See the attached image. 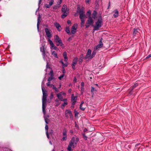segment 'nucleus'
Segmentation results:
<instances>
[{"label": "nucleus", "instance_id": "64", "mask_svg": "<svg viewBox=\"0 0 151 151\" xmlns=\"http://www.w3.org/2000/svg\"><path fill=\"white\" fill-rule=\"evenodd\" d=\"M57 46H59V45H60V44H59L58 43H57Z\"/></svg>", "mask_w": 151, "mask_h": 151}, {"label": "nucleus", "instance_id": "27", "mask_svg": "<svg viewBox=\"0 0 151 151\" xmlns=\"http://www.w3.org/2000/svg\"><path fill=\"white\" fill-rule=\"evenodd\" d=\"M66 114H69L70 116H72V114L71 111L70 110H67L65 111Z\"/></svg>", "mask_w": 151, "mask_h": 151}, {"label": "nucleus", "instance_id": "44", "mask_svg": "<svg viewBox=\"0 0 151 151\" xmlns=\"http://www.w3.org/2000/svg\"><path fill=\"white\" fill-rule=\"evenodd\" d=\"M48 82L47 83V86H50L51 84H50V81H47Z\"/></svg>", "mask_w": 151, "mask_h": 151}, {"label": "nucleus", "instance_id": "50", "mask_svg": "<svg viewBox=\"0 0 151 151\" xmlns=\"http://www.w3.org/2000/svg\"><path fill=\"white\" fill-rule=\"evenodd\" d=\"M50 87L52 88H53V89L54 88V87H55V86L52 84H51L50 85Z\"/></svg>", "mask_w": 151, "mask_h": 151}, {"label": "nucleus", "instance_id": "58", "mask_svg": "<svg viewBox=\"0 0 151 151\" xmlns=\"http://www.w3.org/2000/svg\"><path fill=\"white\" fill-rule=\"evenodd\" d=\"M50 75H53V72L52 71V70H51L50 71Z\"/></svg>", "mask_w": 151, "mask_h": 151}, {"label": "nucleus", "instance_id": "12", "mask_svg": "<svg viewBox=\"0 0 151 151\" xmlns=\"http://www.w3.org/2000/svg\"><path fill=\"white\" fill-rule=\"evenodd\" d=\"M91 12L90 10H88L86 13V18H88V19H91Z\"/></svg>", "mask_w": 151, "mask_h": 151}, {"label": "nucleus", "instance_id": "3", "mask_svg": "<svg viewBox=\"0 0 151 151\" xmlns=\"http://www.w3.org/2000/svg\"><path fill=\"white\" fill-rule=\"evenodd\" d=\"M93 22L94 21L93 19H88L86 24V28H88L90 25L93 27Z\"/></svg>", "mask_w": 151, "mask_h": 151}, {"label": "nucleus", "instance_id": "6", "mask_svg": "<svg viewBox=\"0 0 151 151\" xmlns=\"http://www.w3.org/2000/svg\"><path fill=\"white\" fill-rule=\"evenodd\" d=\"M40 50L41 52H42L43 58H45V56L46 55V53L47 52L45 51V48L43 46H42L40 48Z\"/></svg>", "mask_w": 151, "mask_h": 151}, {"label": "nucleus", "instance_id": "1", "mask_svg": "<svg viewBox=\"0 0 151 151\" xmlns=\"http://www.w3.org/2000/svg\"><path fill=\"white\" fill-rule=\"evenodd\" d=\"M95 22L96 24L95 26L94 25L93 31L99 30V28L101 27L103 24L102 19H97L95 21Z\"/></svg>", "mask_w": 151, "mask_h": 151}, {"label": "nucleus", "instance_id": "8", "mask_svg": "<svg viewBox=\"0 0 151 151\" xmlns=\"http://www.w3.org/2000/svg\"><path fill=\"white\" fill-rule=\"evenodd\" d=\"M84 8L83 7H82L80 8L79 5L78 6L77 10L76 12L77 13H79V14L84 12Z\"/></svg>", "mask_w": 151, "mask_h": 151}, {"label": "nucleus", "instance_id": "46", "mask_svg": "<svg viewBox=\"0 0 151 151\" xmlns=\"http://www.w3.org/2000/svg\"><path fill=\"white\" fill-rule=\"evenodd\" d=\"M53 89L56 92H58L59 91L55 87H54Z\"/></svg>", "mask_w": 151, "mask_h": 151}, {"label": "nucleus", "instance_id": "55", "mask_svg": "<svg viewBox=\"0 0 151 151\" xmlns=\"http://www.w3.org/2000/svg\"><path fill=\"white\" fill-rule=\"evenodd\" d=\"M60 62L62 64L63 67L65 65V64L62 61H60Z\"/></svg>", "mask_w": 151, "mask_h": 151}, {"label": "nucleus", "instance_id": "52", "mask_svg": "<svg viewBox=\"0 0 151 151\" xmlns=\"http://www.w3.org/2000/svg\"><path fill=\"white\" fill-rule=\"evenodd\" d=\"M151 57V54H150L148 55L146 58H150Z\"/></svg>", "mask_w": 151, "mask_h": 151}, {"label": "nucleus", "instance_id": "24", "mask_svg": "<svg viewBox=\"0 0 151 151\" xmlns=\"http://www.w3.org/2000/svg\"><path fill=\"white\" fill-rule=\"evenodd\" d=\"M76 100L77 97L76 96H74L73 94H72L71 100L72 101H75V102H76Z\"/></svg>", "mask_w": 151, "mask_h": 151}, {"label": "nucleus", "instance_id": "26", "mask_svg": "<svg viewBox=\"0 0 151 151\" xmlns=\"http://www.w3.org/2000/svg\"><path fill=\"white\" fill-rule=\"evenodd\" d=\"M54 75L52 74L50 76L48 79L47 81H51L52 80L54 79Z\"/></svg>", "mask_w": 151, "mask_h": 151}, {"label": "nucleus", "instance_id": "47", "mask_svg": "<svg viewBox=\"0 0 151 151\" xmlns=\"http://www.w3.org/2000/svg\"><path fill=\"white\" fill-rule=\"evenodd\" d=\"M83 137L85 140H86L87 139V137L85 134H83Z\"/></svg>", "mask_w": 151, "mask_h": 151}, {"label": "nucleus", "instance_id": "9", "mask_svg": "<svg viewBox=\"0 0 151 151\" xmlns=\"http://www.w3.org/2000/svg\"><path fill=\"white\" fill-rule=\"evenodd\" d=\"M91 50L90 49H88V50L87 52V53L86 55L84 58L85 59H86L87 58L91 59Z\"/></svg>", "mask_w": 151, "mask_h": 151}, {"label": "nucleus", "instance_id": "63", "mask_svg": "<svg viewBox=\"0 0 151 151\" xmlns=\"http://www.w3.org/2000/svg\"><path fill=\"white\" fill-rule=\"evenodd\" d=\"M87 130L86 128H85L84 129V132H86L87 131Z\"/></svg>", "mask_w": 151, "mask_h": 151}, {"label": "nucleus", "instance_id": "19", "mask_svg": "<svg viewBox=\"0 0 151 151\" xmlns=\"http://www.w3.org/2000/svg\"><path fill=\"white\" fill-rule=\"evenodd\" d=\"M139 30H140L138 29H134L133 32V35L134 36H135L136 35H138Z\"/></svg>", "mask_w": 151, "mask_h": 151}, {"label": "nucleus", "instance_id": "23", "mask_svg": "<svg viewBox=\"0 0 151 151\" xmlns=\"http://www.w3.org/2000/svg\"><path fill=\"white\" fill-rule=\"evenodd\" d=\"M63 56L64 58V61H67L68 60V58L67 57V53L65 52L63 53Z\"/></svg>", "mask_w": 151, "mask_h": 151}, {"label": "nucleus", "instance_id": "36", "mask_svg": "<svg viewBox=\"0 0 151 151\" xmlns=\"http://www.w3.org/2000/svg\"><path fill=\"white\" fill-rule=\"evenodd\" d=\"M53 3H54V0H51L49 2V4L51 6V5H52L53 4Z\"/></svg>", "mask_w": 151, "mask_h": 151}, {"label": "nucleus", "instance_id": "38", "mask_svg": "<svg viewBox=\"0 0 151 151\" xmlns=\"http://www.w3.org/2000/svg\"><path fill=\"white\" fill-rule=\"evenodd\" d=\"M84 22H85L84 19H81V24L82 26L84 25Z\"/></svg>", "mask_w": 151, "mask_h": 151}, {"label": "nucleus", "instance_id": "34", "mask_svg": "<svg viewBox=\"0 0 151 151\" xmlns=\"http://www.w3.org/2000/svg\"><path fill=\"white\" fill-rule=\"evenodd\" d=\"M40 19H38L37 23V27L38 30H39V24L40 22Z\"/></svg>", "mask_w": 151, "mask_h": 151}, {"label": "nucleus", "instance_id": "7", "mask_svg": "<svg viewBox=\"0 0 151 151\" xmlns=\"http://www.w3.org/2000/svg\"><path fill=\"white\" fill-rule=\"evenodd\" d=\"M77 27V24H75L72 27L71 31L72 34H74L76 33Z\"/></svg>", "mask_w": 151, "mask_h": 151}, {"label": "nucleus", "instance_id": "29", "mask_svg": "<svg viewBox=\"0 0 151 151\" xmlns=\"http://www.w3.org/2000/svg\"><path fill=\"white\" fill-rule=\"evenodd\" d=\"M52 51V55H53V56H54L55 57V58H58V56H57V55L56 53L55 52V51Z\"/></svg>", "mask_w": 151, "mask_h": 151}, {"label": "nucleus", "instance_id": "14", "mask_svg": "<svg viewBox=\"0 0 151 151\" xmlns=\"http://www.w3.org/2000/svg\"><path fill=\"white\" fill-rule=\"evenodd\" d=\"M54 25L56 27L57 29L59 31H60L61 29V26L60 25L57 23H55L54 24Z\"/></svg>", "mask_w": 151, "mask_h": 151}, {"label": "nucleus", "instance_id": "22", "mask_svg": "<svg viewBox=\"0 0 151 151\" xmlns=\"http://www.w3.org/2000/svg\"><path fill=\"white\" fill-rule=\"evenodd\" d=\"M77 142V141L76 142H75V139L74 137H73L72 138L71 141L70 142V143L71 144H75V145H76Z\"/></svg>", "mask_w": 151, "mask_h": 151}, {"label": "nucleus", "instance_id": "2", "mask_svg": "<svg viewBox=\"0 0 151 151\" xmlns=\"http://www.w3.org/2000/svg\"><path fill=\"white\" fill-rule=\"evenodd\" d=\"M62 11L63 13V14L62 15L61 17L62 18H64L68 13L67 6L66 5H64L63 6L62 9Z\"/></svg>", "mask_w": 151, "mask_h": 151}, {"label": "nucleus", "instance_id": "43", "mask_svg": "<svg viewBox=\"0 0 151 151\" xmlns=\"http://www.w3.org/2000/svg\"><path fill=\"white\" fill-rule=\"evenodd\" d=\"M48 126L47 125H46L45 127V129L46 130V132H48Z\"/></svg>", "mask_w": 151, "mask_h": 151}, {"label": "nucleus", "instance_id": "15", "mask_svg": "<svg viewBox=\"0 0 151 151\" xmlns=\"http://www.w3.org/2000/svg\"><path fill=\"white\" fill-rule=\"evenodd\" d=\"M47 97H42V105L46 106V104L47 102Z\"/></svg>", "mask_w": 151, "mask_h": 151}, {"label": "nucleus", "instance_id": "11", "mask_svg": "<svg viewBox=\"0 0 151 151\" xmlns=\"http://www.w3.org/2000/svg\"><path fill=\"white\" fill-rule=\"evenodd\" d=\"M103 44L102 42V38H101L99 41V44H98L96 48V50L98 49L99 48H101L103 47Z\"/></svg>", "mask_w": 151, "mask_h": 151}, {"label": "nucleus", "instance_id": "56", "mask_svg": "<svg viewBox=\"0 0 151 151\" xmlns=\"http://www.w3.org/2000/svg\"><path fill=\"white\" fill-rule=\"evenodd\" d=\"M84 85V83L83 82H82L81 83V87H83Z\"/></svg>", "mask_w": 151, "mask_h": 151}, {"label": "nucleus", "instance_id": "49", "mask_svg": "<svg viewBox=\"0 0 151 151\" xmlns=\"http://www.w3.org/2000/svg\"><path fill=\"white\" fill-rule=\"evenodd\" d=\"M46 135H47V138L48 139H49V136L48 133V132H46Z\"/></svg>", "mask_w": 151, "mask_h": 151}, {"label": "nucleus", "instance_id": "40", "mask_svg": "<svg viewBox=\"0 0 151 151\" xmlns=\"http://www.w3.org/2000/svg\"><path fill=\"white\" fill-rule=\"evenodd\" d=\"M138 85V84L137 83H136L135 84H134L132 87V89L131 90V91L133 90L134 88H135L136 86H137Z\"/></svg>", "mask_w": 151, "mask_h": 151}, {"label": "nucleus", "instance_id": "37", "mask_svg": "<svg viewBox=\"0 0 151 151\" xmlns=\"http://www.w3.org/2000/svg\"><path fill=\"white\" fill-rule=\"evenodd\" d=\"M65 31L67 33H69L70 32V31L69 28L67 27L65 29Z\"/></svg>", "mask_w": 151, "mask_h": 151}, {"label": "nucleus", "instance_id": "30", "mask_svg": "<svg viewBox=\"0 0 151 151\" xmlns=\"http://www.w3.org/2000/svg\"><path fill=\"white\" fill-rule=\"evenodd\" d=\"M96 53V51L94 49V50L92 52V54L91 55V58H92L95 56Z\"/></svg>", "mask_w": 151, "mask_h": 151}, {"label": "nucleus", "instance_id": "28", "mask_svg": "<svg viewBox=\"0 0 151 151\" xmlns=\"http://www.w3.org/2000/svg\"><path fill=\"white\" fill-rule=\"evenodd\" d=\"M55 106H58L60 104V103L59 101V100L58 99H56L55 101Z\"/></svg>", "mask_w": 151, "mask_h": 151}, {"label": "nucleus", "instance_id": "18", "mask_svg": "<svg viewBox=\"0 0 151 151\" xmlns=\"http://www.w3.org/2000/svg\"><path fill=\"white\" fill-rule=\"evenodd\" d=\"M79 17L80 19H83L86 18V15L85 12L80 13L79 14Z\"/></svg>", "mask_w": 151, "mask_h": 151}, {"label": "nucleus", "instance_id": "42", "mask_svg": "<svg viewBox=\"0 0 151 151\" xmlns=\"http://www.w3.org/2000/svg\"><path fill=\"white\" fill-rule=\"evenodd\" d=\"M45 6L46 8H49L50 7V5L49 4H45Z\"/></svg>", "mask_w": 151, "mask_h": 151}, {"label": "nucleus", "instance_id": "53", "mask_svg": "<svg viewBox=\"0 0 151 151\" xmlns=\"http://www.w3.org/2000/svg\"><path fill=\"white\" fill-rule=\"evenodd\" d=\"M67 23L68 24H71V21L70 20H68L67 21Z\"/></svg>", "mask_w": 151, "mask_h": 151}, {"label": "nucleus", "instance_id": "57", "mask_svg": "<svg viewBox=\"0 0 151 151\" xmlns=\"http://www.w3.org/2000/svg\"><path fill=\"white\" fill-rule=\"evenodd\" d=\"M53 131L52 129L51 130L50 132V134H52L53 133Z\"/></svg>", "mask_w": 151, "mask_h": 151}, {"label": "nucleus", "instance_id": "60", "mask_svg": "<svg viewBox=\"0 0 151 151\" xmlns=\"http://www.w3.org/2000/svg\"><path fill=\"white\" fill-rule=\"evenodd\" d=\"M74 81H75V82H77V79L75 77L74 78Z\"/></svg>", "mask_w": 151, "mask_h": 151}, {"label": "nucleus", "instance_id": "16", "mask_svg": "<svg viewBox=\"0 0 151 151\" xmlns=\"http://www.w3.org/2000/svg\"><path fill=\"white\" fill-rule=\"evenodd\" d=\"M74 144H71V143L70 142L69 144L68 145V150L69 151H71V147H73L74 148L76 146V145H75Z\"/></svg>", "mask_w": 151, "mask_h": 151}, {"label": "nucleus", "instance_id": "31", "mask_svg": "<svg viewBox=\"0 0 151 151\" xmlns=\"http://www.w3.org/2000/svg\"><path fill=\"white\" fill-rule=\"evenodd\" d=\"M63 101H64V103L62 105V107H64L65 105L67 104V102L66 99H64Z\"/></svg>", "mask_w": 151, "mask_h": 151}, {"label": "nucleus", "instance_id": "39", "mask_svg": "<svg viewBox=\"0 0 151 151\" xmlns=\"http://www.w3.org/2000/svg\"><path fill=\"white\" fill-rule=\"evenodd\" d=\"M63 136H67V132L65 130H64L63 132Z\"/></svg>", "mask_w": 151, "mask_h": 151}, {"label": "nucleus", "instance_id": "62", "mask_svg": "<svg viewBox=\"0 0 151 151\" xmlns=\"http://www.w3.org/2000/svg\"><path fill=\"white\" fill-rule=\"evenodd\" d=\"M68 65V63H66L65 64V65L64 66V67L67 66Z\"/></svg>", "mask_w": 151, "mask_h": 151}, {"label": "nucleus", "instance_id": "54", "mask_svg": "<svg viewBox=\"0 0 151 151\" xmlns=\"http://www.w3.org/2000/svg\"><path fill=\"white\" fill-rule=\"evenodd\" d=\"M81 91L82 92L83 91H84V88L83 87H81Z\"/></svg>", "mask_w": 151, "mask_h": 151}, {"label": "nucleus", "instance_id": "32", "mask_svg": "<svg viewBox=\"0 0 151 151\" xmlns=\"http://www.w3.org/2000/svg\"><path fill=\"white\" fill-rule=\"evenodd\" d=\"M46 107V106L42 105V110L43 114L44 115L45 114L46 111L45 110V109Z\"/></svg>", "mask_w": 151, "mask_h": 151}, {"label": "nucleus", "instance_id": "51", "mask_svg": "<svg viewBox=\"0 0 151 151\" xmlns=\"http://www.w3.org/2000/svg\"><path fill=\"white\" fill-rule=\"evenodd\" d=\"M75 65H72V67L73 69H75Z\"/></svg>", "mask_w": 151, "mask_h": 151}, {"label": "nucleus", "instance_id": "10", "mask_svg": "<svg viewBox=\"0 0 151 151\" xmlns=\"http://www.w3.org/2000/svg\"><path fill=\"white\" fill-rule=\"evenodd\" d=\"M48 40L49 41L50 44L51 46V49H53L55 50H56L57 47L54 46L52 41L50 39Z\"/></svg>", "mask_w": 151, "mask_h": 151}, {"label": "nucleus", "instance_id": "21", "mask_svg": "<svg viewBox=\"0 0 151 151\" xmlns=\"http://www.w3.org/2000/svg\"><path fill=\"white\" fill-rule=\"evenodd\" d=\"M113 12L114 13L113 16L115 18H116L118 16L119 12L117 10H115Z\"/></svg>", "mask_w": 151, "mask_h": 151}, {"label": "nucleus", "instance_id": "20", "mask_svg": "<svg viewBox=\"0 0 151 151\" xmlns=\"http://www.w3.org/2000/svg\"><path fill=\"white\" fill-rule=\"evenodd\" d=\"M57 96L58 97V100L59 99L60 101H63V96H62V95L61 93H59V94H57Z\"/></svg>", "mask_w": 151, "mask_h": 151}, {"label": "nucleus", "instance_id": "4", "mask_svg": "<svg viewBox=\"0 0 151 151\" xmlns=\"http://www.w3.org/2000/svg\"><path fill=\"white\" fill-rule=\"evenodd\" d=\"M54 40L57 43L60 44V46H62L63 45L61 40L59 38L57 35H56L54 37Z\"/></svg>", "mask_w": 151, "mask_h": 151}, {"label": "nucleus", "instance_id": "41", "mask_svg": "<svg viewBox=\"0 0 151 151\" xmlns=\"http://www.w3.org/2000/svg\"><path fill=\"white\" fill-rule=\"evenodd\" d=\"M64 74H63L61 75L60 76H59L58 78L60 80H61V79L64 77Z\"/></svg>", "mask_w": 151, "mask_h": 151}, {"label": "nucleus", "instance_id": "17", "mask_svg": "<svg viewBox=\"0 0 151 151\" xmlns=\"http://www.w3.org/2000/svg\"><path fill=\"white\" fill-rule=\"evenodd\" d=\"M97 13L96 11L94 10L91 15V19H95L96 18V16Z\"/></svg>", "mask_w": 151, "mask_h": 151}, {"label": "nucleus", "instance_id": "25", "mask_svg": "<svg viewBox=\"0 0 151 151\" xmlns=\"http://www.w3.org/2000/svg\"><path fill=\"white\" fill-rule=\"evenodd\" d=\"M78 59L77 58H75L74 59L72 65H76L77 63Z\"/></svg>", "mask_w": 151, "mask_h": 151}, {"label": "nucleus", "instance_id": "5", "mask_svg": "<svg viewBox=\"0 0 151 151\" xmlns=\"http://www.w3.org/2000/svg\"><path fill=\"white\" fill-rule=\"evenodd\" d=\"M45 31L47 37V40L50 39V37L52 36V35L51 34V31L49 30L48 28H45Z\"/></svg>", "mask_w": 151, "mask_h": 151}, {"label": "nucleus", "instance_id": "33", "mask_svg": "<svg viewBox=\"0 0 151 151\" xmlns=\"http://www.w3.org/2000/svg\"><path fill=\"white\" fill-rule=\"evenodd\" d=\"M84 103V102L83 101H82L81 103V104L80 105V109L82 110V111H84L85 109V108L84 107H82V104Z\"/></svg>", "mask_w": 151, "mask_h": 151}, {"label": "nucleus", "instance_id": "48", "mask_svg": "<svg viewBox=\"0 0 151 151\" xmlns=\"http://www.w3.org/2000/svg\"><path fill=\"white\" fill-rule=\"evenodd\" d=\"M73 101V102H72V106L73 107L74 106L76 102H75V101Z\"/></svg>", "mask_w": 151, "mask_h": 151}, {"label": "nucleus", "instance_id": "13", "mask_svg": "<svg viewBox=\"0 0 151 151\" xmlns=\"http://www.w3.org/2000/svg\"><path fill=\"white\" fill-rule=\"evenodd\" d=\"M42 89L43 93V96L45 97H47V95L46 91L44 88L43 86H42Z\"/></svg>", "mask_w": 151, "mask_h": 151}, {"label": "nucleus", "instance_id": "61", "mask_svg": "<svg viewBox=\"0 0 151 151\" xmlns=\"http://www.w3.org/2000/svg\"><path fill=\"white\" fill-rule=\"evenodd\" d=\"M45 123L47 124L48 123L47 121V120H46V118L45 117Z\"/></svg>", "mask_w": 151, "mask_h": 151}, {"label": "nucleus", "instance_id": "35", "mask_svg": "<svg viewBox=\"0 0 151 151\" xmlns=\"http://www.w3.org/2000/svg\"><path fill=\"white\" fill-rule=\"evenodd\" d=\"M67 139V136H63V137L62 138L61 140L62 141H64L66 140Z\"/></svg>", "mask_w": 151, "mask_h": 151}, {"label": "nucleus", "instance_id": "59", "mask_svg": "<svg viewBox=\"0 0 151 151\" xmlns=\"http://www.w3.org/2000/svg\"><path fill=\"white\" fill-rule=\"evenodd\" d=\"M42 2V0H40L39 2V6H40V4H41V2Z\"/></svg>", "mask_w": 151, "mask_h": 151}, {"label": "nucleus", "instance_id": "45", "mask_svg": "<svg viewBox=\"0 0 151 151\" xmlns=\"http://www.w3.org/2000/svg\"><path fill=\"white\" fill-rule=\"evenodd\" d=\"M95 91H96V90L93 87H91V92H93Z\"/></svg>", "mask_w": 151, "mask_h": 151}]
</instances>
